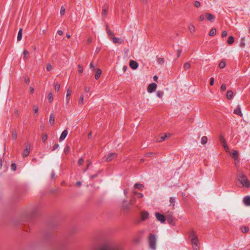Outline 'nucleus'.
Listing matches in <instances>:
<instances>
[{
    "label": "nucleus",
    "instance_id": "bb28decb",
    "mask_svg": "<svg viewBox=\"0 0 250 250\" xmlns=\"http://www.w3.org/2000/svg\"><path fill=\"white\" fill-rule=\"evenodd\" d=\"M206 15L207 17V19L208 21H211V20L214 19L215 18L214 16L211 14L207 13H206Z\"/></svg>",
    "mask_w": 250,
    "mask_h": 250
},
{
    "label": "nucleus",
    "instance_id": "8fccbe9b",
    "mask_svg": "<svg viewBox=\"0 0 250 250\" xmlns=\"http://www.w3.org/2000/svg\"><path fill=\"white\" fill-rule=\"evenodd\" d=\"M83 162H84V160H83V158H81L79 159V160L78 161V164L79 165H81L83 163Z\"/></svg>",
    "mask_w": 250,
    "mask_h": 250
},
{
    "label": "nucleus",
    "instance_id": "13d9d810",
    "mask_svg": "<svg viewBox=\"0 0 250 250\" xmlns=\"http://www.w3.org/2000/svg\"><path fill=\"white\" fill-rule=\"evenodd\" d=\"M214 84V79L213 78H211L210 79V84L212 85Z\"/></svg>",
    "mask_w": 250,
    "mask_h": 250
},
{
    "label": "nucleus",
    "instance_id": "0eeeda50",
    "mask_svg": "<svg viewBox=\"0 0 250 250\" xmlns=\"http://www.w3.org/2000/svg\"><path fill=\"white\" fill-rule=\"evenodd\" d=\"M157 85L154 83H152L149 84L147 87V91L148 93H152L154 92L157 89Z\"/></svg>",
    "mask_w": 250,
    "mask_h": 250
},
{
    "label": "nucleus",
    "instance_id": "e2e57ef3",
    "mask_svg": "<svg viewBox=\"0 0 250 250\" xmlns=\"http://www.w3.org/2000/svg\"><path fill=\"white\" fill-rule=\"evenodd\" d=\"M30 90L31 93H33L34 92V89L32 87H30Z\"/></svg>",
    "mask_w": 250,
    "mask_h": 250
},
{
    "label": "nucleus",
    "instance_id": "79ce46f5",
    "mask_svg": "<svg viewBox=\"0 0 250 250\" xmlns=\"http://www.w3.org/2000/svg\"><path fill=\"white\" fill-rule=\"evenodd\" d=\"M70 151V147L67 145L64 149V152L65 153L67 154Z\"/></svg>",
    "mask_w": 250,
    "mask_h": 250
},
{
    "label": "nucleus",
    "instance_id": "680f3d73",
    "mask_svg": "<svg viewBox=\"0 0 250 250\" xmlns=\"http://www.w3.org/2000/svg\"><path fill=\"white\" fill-rule=\"evenodd\" d=\"M90 67L91 68L93 69V70H94L95 69V66H94V64H93L92 63H90Z\"/></svg>",
    "mask_w": 250,
    "mask_h": 250
},
{
    "label": "nucleus",
    "instance_id": "7ed1b4c3",
    "mask_svg": "<svg viewBox=\"0 0 250 250\" xmlns=\"http://www.w3.org/2000/svg\"><path fill=\"white\" fill-rule=\"evenodd\" d=\"M148 242L150 248L152 250H156V237L153 234H151L148 238Z\"/></svg>",
    "mask_w": 250,
    "mask_h": 250
},
{
    "label": "nucleus",
    "instance_id": "aec40b11",
    "mask_svg": "<svg viewBox=\"0 0 250 250\" xmlns=\"http://www.w3.org/2000/svg\"><path fill=\"white\" fill-rule=\"evenodd\" d=\"M54 121H55L54 116L53 114H50V116H49V124L51 125H52L54 123Z\"/></svg>",
    "mask_w": 250,
    "mask_h": 250
},
{
    "label": "nucleus",
    "instance_id": "9b49d317",
    "mask_svg": "<svg viewBox=\"0 0 250 250\" xmlns=\"http://www.w3.org/2000/svg\"><path fill=\"white\" fill-rule=\"evenodd\" d=\"M129 66L132 69H136L138 67V64L136 61L131 60L129 62Z\"/></svg>",
    "mask_w": 250,
    "mask_h": 250
},
{
    "label": "nucleus",
    "instance_id": "69168bd1",
    "mask_svg": "<svg viewBox=\"0 0 250 250\" xmlns=\"http://www.w3.org/2000/svg\"><path fill=\"white\" fill-rule=\"evenodd\" d=\"M81 185H82V183L81 182H80V181L77 182L76 183V185L78 186H81Z\"/></svg>",
    "mask_w": 250,
    "mask_h": 250
},
{
    "label": "nucleus",
    "instance_id": "f3484780",
    "mask_svg": "<svg viewBox=\"0 0 250 250\" xmlns=\"http://www.w3.org/2000/svg\"><path fill=\"white\" fill-rule=\"evenodd\" d=\"M134 187L135 188L138 189L139 190H142L144 188V186L142 184L139 183H136Z\"/></svg>",
    "mask_w": 250,
    "mask_h": 250
},
{
    "label": "nucleus",
    "instance_id": "09e8293b",
    "mask_svg": "<svg viewBox=\"0 0 250 250\" xmlns=\"http://www.w3.org/2000/svg\"><path fill=\"white\" fill-rule=\"evenodd\" d=\"M220 88L222 91H225L226 89V85L225 84H222Z\"/></svg>",
    "mask_w": 250,
    "mask_h": 250
},
{
    "label": "nucleus",
    "instance_id": "c03bdc74",
    "mask_svg": "<svg viewBox=\"0 0 250 250\" xmlns=\"http://www.w3.org/2000/svg\"><path fill=\"white\" fill-rule=\"evenodd\" d=\"M78 67H79V73L80 74H82L83 72V67L81 64H79L78 65Z\"/></svg>",
    "mask_w": 250,
    "mask_h": 250
},
{
    "label": "nucleus",
    "instance_id": "603ef678",
    "mask_svg": "<svg viewBox=\"0 0 250 250\" xmlns=\"http://www.w3.org/2000/svg\"><path fill=\"white\" fill-rule=\"evenodd\" d=\"M59 147V144H55L53 147V150H55Z\"/></svg>",
    "mask_w": 250,
    "mask_h": 250
},
{
    "label": "nucleus",
    "instance_id": "f8f14e48",
    "mask_svg": "<svg viewBox=\"0 0 250 250\" xmlns=\"http://www.w3.org/2000/svg\"><path fill=\"white\" fill-rule=\"evenodd\" d=\"M67 134H68V131H67V130H63L61 135V136L59 138V141H63L65 138V137L67 136Z\"/></svg>",
    "mask_w": 250,
    "mask_h": 250
},
{
    "label": "nucleus",
    "instance_id": "c85d7f7f",
    "mask_svg": "<svg viewBox=\"0 0 250 250\" xmlns=\"http://www.w3.org/2000/svg\"><path fill=\"white\" fill-rule=\"evenodd\" d=\"M208 138L206 136H203L201 138V143L202 144L204 145L207 143Z\"/></svg>",
    "mask_w": 250,
    "mask_h": 250
},
{
    "label": "nucleus",
    "instance_id": "c9c22d12",
    "mask_svg": "<svg viewBox=\"0 0 250 250\" xmlns=\"http://www.w3.org/2000/svg\"><path fill=\"white\" fill-rule=\"evenodd\" d=\"M170 205H172V206H174V203L175 202V199L173 197H171L170 198Z\"/></svg>",
    "mask_w": 250,
    "mask_h": 250
},
{
    "label": "nucleus",
    "instance_id": "f257e3e1",
    "mask_svg": "<svg viewBox=\"0 0 250 250\" xmlns=\"http://www.w3.org/2000/svg\"><path fill=\"white\" fill-rule=\"evenodd\" d=\"M236 176L237 180L241 183L242 187L247 188H250V181L242 171L238 170Z\"/></svg>",
    "mask_w": 250,
    "mask_h": 250
},
{
    "label": "nucleus",
    "instance_id": "f03ea898",
    "mask_svg": "<svg viewBox=\"0 0 250 250\" xmlns=\"http://www.w3.org/2000/svg\"><path fill=\"white\" fill-rule=\"evenodd\" d=\"M191 242L194 250H199V242L197 235L194 231L191 233Z\"/></svg>",
    "mask_w": 250,
    "mask_h": 250
},
{
    "label": "nucleus",
    "instance_id": "a878e982",
    "mask_svg": "<svg viewBox=\"0 0 250 250\" xmlns=\"http://www.w3.org/2000/svg\"><path fill=\"white\" fill-rule=\"evenodd\" d=\"M234 38L232 36H230L228 40V43L229 44H232L234 42Z\"/></svg>",
    "mask_w": 250,
    "mask_h": 250
},
{
    "label": "nucleus",
    "instance_id": "39448f33",
    "mask_svg": "<svg viewBox=\"0 0 250 250\" xmlns=\"http://www.w3.org/2000/svg\"><path fill=\"white\" fill-rule=\"evenodd\" d=\"M219 141H220V143L222 144V145H223V147H224L226 151L227 152H229V146L227 145L225 139L223 136L220 135L219 136Z\"/></svg>",
    "mask_w": 250,
    "mask_h": 250
},
{
    "label": "nucleus",
    "instance_id": "58836bf2",
    "mask_svg": "<svg viewBox=\"0 0 250 250\" xmlns=\"http://www.w3.org/2000/svg\"><path fill=\"white\" fill-rule=\"evenodd\" d=\"M184 67L185 69H188L190 67V64L188 62H186L184 64Z\"/></svg>",
    "mask_w": 250,
    "mask_h": 250
},
{
    "label": "nucleus",
    "instance_id": "423d86ee",
    "mask_svg": "<svg viewBox=\"0 0 250 250\" xmlns=\"http://www.w3.org/2000/svg\"><path fill=\"white\" fill-rule=\"evenodd\" d=\"M117 156V154L115 153L111 152L106 154L104 156L105 160L107 162H109L114 159Z\"/></svg>",
    "mask_w": 250,
    "mask_h": 250
},
{
    "label": "nucleus",
    "instance_id": "72a5a7b5",
    "mask_svg": "<svg viewBox=\"0 0 250 250\" xmlns=\"http://www.w3.org/2000/svg\"><path fill=\"white\" fill-rule=\"evenodd\" d=\"M226 66V62L224 61H221L219 64L220 68H223Z\"/></svg>",
    "mask_w": 250,
    "mask_h": 250
},
{
    "label": "nucleus",
    "instance_id": "6e6d98bb",
    "mask_svg": "<svg viewBox=\"0 0 250 250\" xmlns=\"http://www.w3.org/2000/svg\"><path fill=\"white\" fill-rule=\"evenodd\" d=\"M84 91L86 92V93H88L89 91H90V88L88 87H85L84 88Z\"/></svg>",
    "mask_w": 250,
    "mask_h": 250
},
{
    "label": "nucleus",
    "instance_id": "338daca9",
    "mask_svg": "<svg viewBox=\"0 0 250 250\" xmlns=\"http://www.w3.org/2000/svg\"><path fill=\"white\" fill-rule=\"evenodd\" d=\"M136 201V199H135V198H133L132 200V203H131V204L132 205H134V203Z\"/></svg>",
    "mask_w": 250,
    "mask_h": 250
},
{
    "label": "nucleus",
    "instance_id": "412c9836",
    "mask_svg": "<svg viewBox=\"0 0 250 250\" xmlns=\"http://www.w3.org/2000/svg\"><path fill=\"white\" fill-rule=\"evenodd\" d=\"M22 29L21 28L20 29L19 31V32H18V36H17V40L18 41H20L22 39Z\"/></svg>",
    "mask_w": 250,
    "mask_h": 250
},
{
    "label": "nucleus",
    "instance_id": "052dcab7",
    "mask_svg": "<svg viewBox=\"0 0 250 250\" xmlns=\"http://www.w3.org/2000/svg\"><path fill=\"white\" fill-rule=\"evenodd\" d=\"M57 33L59 35L62 36L63 34V32L62 30H58L57 32Z\"/></svg>",
    "mask_w": 250,
    "mask_h": 250
},
{
    "label": "nucleus",
    "instance_id": "864d4df0",
    "mask_svg": "<svg viewBox=\"0 0 250 250\" xmlns=\"http://www.w3.org/2000/svg\"><path fill=\"white\" fill-rule=\"evenodd\" d=\"M167 134H165V135L162 136L161 137V141L165 140L166 139V138L167 137Z\"/></svg>",
    "mask_w": 250,
    "mask_h": 250
},
{
    "label": "nucleus",
    "instance_id": "ddd939ff",
    "mask_svg": "<svg viewBox=\"0 0 250 250\" xmlns=\"http://www.w3.org/2000/svg\"><path fill=\"white\" fill-rule=\"evenodd\" d=\"M148 215L149 213L147 212L146 211H142L141 213V218L142 220L146 219L148 218Z\"/></svg>",
    "mask_w": 250,
    "mask_h": 250
},
{
    "label": "nucleus",
    "instance_id": "dca6fc26",
    "mask_svg": "<svg viewBox=\"0 0 250 250\" xmlns=\"http://www.w3.org/2000/svg\"><path fill=\"white\" fill-rule=\"evenodd\" d=\"M108 9V6L106 4H104L103 7V15L105 16L107 14V11Z\"/></svg>",
    "mask_w": 250,
    "mask_h": 250
},
{
    "label": "nucleus",
    "instance_id": "5701e85b",
    "mask_svg": "<svg viewBox=\"0 0 250 250\" xmlns=\"http://www.w3.org/2000/svg\"><path fill=\"white\" fill-rule=\"evenodd\" d=\"M79 105H82L84 103V96L83 95H81L79 98Z\"/></svg>",
    "mask_w": 250,
    "mask_h": 250
},
{
    "label": "nucleus",
    "instance_id": "4d7b16f0",
    "mask_svg": "<svg viewBox=\"0 0 250 250\" xmlns=\"http://www.w3.org/2000/svg\"><path fill=\"white\" fill-rule=\"evenodd\" d=\"M137 196L138 198H143L144 197L143 194L141 193H138V194H137Z\"/></svg>",
    "mask_w": 250,
    "mask_h": 250
},
{
    "label": "nucleus",
    "instance_id": "393cba45",
    "mask_svg": "<svg viewBox=\"0 0 250 250\" xmlns=\"http://www.w3.org/2000/svg\"><path fill=\"white\" fill-rule=\"evenodd\" d=\"M101 73H102V71H101V69H98L97 70L96 73L95 75V78L96 79H99V78L100 77V76L101 74Z\"/></svg>",
    "mask_w": 250,
    "mask_h": 250
},
{
    "label": "nucleus",
    "instance_id": "49530a36",
    "mask_svg": "<svg viewBox=\"0 0 250 250\" xmlns=\"http://www.w3.org/2000/svg\"><path fill=\"white\" fill-rule=\"evenodd\" d=\"M194 6L198 8L201 6V3L199 1H195L194 2Z\"/></svg>",
    "mask_w": 250,
    "mask_h": 250
},
{
    "label": "nucleus",
    "instance_id": "774afa93",
    "mask_svg": "<svg viewBox=\"0 0 250 250\" xmlns=\"http://www.w3.org/2000/svg\"><path fill=\"white\" fill-rule=\"evenodd\" d=\"M55 176V172L52 171V173H51V177L52 178H53Z\"/></svg>",
    "mask_w": 250,
    "mask_h": 250
},
{
    "label": "nucleus",
    "instance_id": "2f4dec72",
    "mask_svg": "<svg viewBox=\"0 0 250 250\" xmlns=\"http://www.w3.org/2000/svg\"><path fill=\"white\" fill-rule=\"evenodd\" d=\"M216 33V29L214 28L211 29L209 33V35L210 36H214Z\"/></svg>",
    "mask_w": 250,
    "mask_h": 250
},
{
    "label": "nucleus",
    "instance_id": "37998d69",
    "mask_svg": "<svg viewBox=\"0 0 250 250\" xmlns=\"http://www.w3.org/2000/svg\"><path fill=\"white\" fill-rule=\"evenodd\" d=\"M60 84H59L58 83H55V86H54L55 90L57 91H58L60 89Z\"/></svg>",
    "mask_w": 250,
    "mask_h": 250
},
{
    "label": "nucleus",
    "instance_id": "de8ad7c7",
    "mask_svg": "<svg viewBox=\"0 0 250 250\" xmlns=\"http://www.w3.org/2000/svg\"><path fill=\"white\" fill-rule=\"evenodd\" d=\"M47 139V135L46 134H44L42 136V140L43 142H45Z\"/></svg>",
    "mask_w": 250,
    "mask_h": 250
},
{
    "label": "nucleus",
    "instance_id": "4c0bfd02",
    "mask_svg": "<svg viewBox=\"0 0 250 250\" xmlns=\"http://www.w3.org/2000/svg\"><path fill=\"white\" fill-rule=\"evenodd\" d=\"M65 12V9L64 7V6H62L60 10V14L61 15H64Z\"/></svg>",
    "mask_w": 250,
    "mask_h": 250
},
{
    "label": "nucleus",
    "instance_id": "bf43d9fd",
    "mask_svg": "<svg viewBox=\"0 0 250 250\" xmlns=\"http://www.w3.org/2000/svg\"><path fill=\"white\" fill-rule=\"evenodd\" d=\"M128 192V189L125 188V189H124V194H125V196H126V195H127V194Z\"/></svg>",
    "mask_w": 250,
    "mask_h": 250
},
{
    "label": "nucleus",
    "instance_id": "a19ab883",
    "mask_svg": "<svg viewBox=\"0 0 250 250\" xmlns=\"http://www.w3.org/2000/svg\"><path fill=\"white\" fill-rule=\"evenodd\" d=\"M12 138L14 140L16 139L17 138V131L16 130H13L12 131Z\"/></svg>",
    "mask_w": 250,
    "mask_h": 250
},
{
    "label": "nucleus",
    "instance_id": "2eb2a0df",
    "mask_svg": "<svg viewBox=\"0 0 250 250\" xmlns=\"http://www.w3.org/2000/svg\"><path fill=\"white\" fill-rule=\"evenodd\" d=\"M113 42L114 43L122 44L123 42V41L120 38L113 37Z\"/></svg>",
    "mask_w": 250,
    "mask_h": 250
},
{
    "label": "nucleus",
    "instance_id": "1a4fd4ad",
    "mask_svg": "<svg viewBox=\"0 0 250 250\" xmlns=\"http://www.w3.org/2000/svg\"><path fill=\"white\" fill-rule=\"evenodd\" d=\"M155 216L157 219L159 220L160 222H161L162 223H164L165 222L166 219L164 215L159 212H156L155 213Z\"/></svg>",
    "mask_w": 250,
    "mask_h": 250
},
{
    "label": "nucleus",
    "instance_id": "cd10ccee",
    "mask_svg": "<svg viewBox=\"0 0 250 250\" xmlns=\"http://www.w3.org/2000/svg\"><path fill=\"white\" fill-rule=\"evenodd\" d=\"M156 95L158 98H161L164 95V92L161 90H158L156 92Z\"/></svg>",
    "mask_w": 250,
    "mask_h": 250
},
{
    "label": "nucleus",
    "instance_id": "4468645a",
    "mask_svg": "<svg viewBox=\"0 0 250 250\" xmlns=\"http://www.w3.org/2000/svg\"><path fill=\"white\" fill-rule=\"evenodd\" d=\"M243 202L246 206H250V196H246L243 198Z\"/></svg>",
    "mask_w": 250,
    "mask_h": 250
},
{
    "label": "nucleus",
    "instance_id": "6ab92c4d",
    "mask_svg": "<svg viewBox=\"0 0 250 250\" xmlns=\"http://www.w3.org/2000/svg\"><path fill=\"white\" fill-rule=\"evenodd\" d=\"M238 152L237 150H233L232 154L233 158L236 160L238 159Z\"/></svg>",
    "mask_w": 250,
    "mask_h": 250
},
{
    "label": "nucleus",
    "instance_id": "a18cd8bd",
    "mask_svg": "<svg viewBox=\"0 0 250 250\" xmlns=\"http://www.w3.org/2000/svg\"><path fill=\"white\" fill-rule=\"evenodd\" d=\"M11 168L13 171H15L17 168V166L15 163H13L11 164Z\"/></svg>",
    "mask_w": 250,
    "mask_h": 250
},
{
    "label": "nucleus",
    "instance_id": "4be33fe9",
    "mask_svg": "<svg viewBox=\"0 0 250 250\" xmlns=\"http://www.w3.org/2000/svg\"><path fill=\"white\" fill-rule=\"evenodd\" d=\"M22 54H23V57L24 59H28L29 56V53L28 51H27L26 50H24L23 51Z\"/></svg>",
    "mask_w": 250,
    "mask_h": 250
},
{
    "label": "nucleus",
    "instance_id": "20e7f679",
    "mask_svg": "<svg viewBox=\"0 0 250 250\" xmlns=\"http://www.w3.org/2000/svg\"><path fill=\"white\" fill-rule=\"evenodd\" d=\"M98 250H123V249L120 246H105L99 248Z\"/></svg>",
    "mask_w": 250,
    "mask_h": 250
},
{
    "label": "nucleus",
    "instance_id": "c756f323",
    "mask_svg": "<svg viewBox=\"0 0 250 250\" xmlns=\"http://www.w3.org/2000/svg\"><path fill=\"white\" fill-rule=\"evenodd\" d=\"M188 29L191 33H193L195 31L194 26L192 24H190L188 26Z\"/></svg>",
    "mask_w": 250,
    "mask_h": 250
},
{
    "label": "nucleus",
    "instance_id": "9d476101",
    "mask_svg": "<svg viewBox=\"0 0 250 250\" xmlns=\"http://www.w3.org/2000/svg\"><path fill=\"white\" fill-rule=\"evenodd\" d=\"M31 149V144H28L24 149L22 155L24 157H27L30 153Z\"/></svg>",
    "mask_w": 250,
    "mask_h": 250
},
{
    "label": "nucleus",
    "instance_id": "3c124183",
    "mask_svg": "<svg viewBox=\"0 0 250 250\" xmlns=\"http://www.w3.org/2000/svg\"><path fill=\"white\" fill-rule=\"evenodd\" d=\"M227 35V32L226 31H224L222 33V37H225Z\"/></svg>",
    "mask_w": 250,
    "mask_h": 250
},
{
    "label": "nucleus",
    "instance_id": "6e6552de",
    "mask_svg": "<svg viewBox=\"0 0 250 250\" xmlns=\"http://www.w3.org/2000/svg\"><path fill=\"white\" fill-rule=\"evenodd\" d=\"M72 90L71 88H69L67 89L66 94V104L67 105L69 104L70 103V97L72 94Z\"/></svg>",
    "mask_w": 250,
    "mask_h": 250
},
{
    "label": "nucleus",
    "instance_id": "f704fd0d",
    "mask_svg": "<svg viewBox=\"0 0 250 250\" xmlns=\"http://www.w3.org/2000/svg\"><path fill=\"white\" fill-rule=\"evenodd\" d=\"M33 112L35 114H37L39 112V107L37 105H34L33 106Z\"/></svg>",
    "mask_w": 250,
    "mask_h": 250
},
{
    "label": "nucleus",
    "instance_id": "a211bd4d",
    "mask_svg": "<svg viewBox=\"0 0 250 250\" xmlns=\"http://www.w3.org/2000/svg\"><path fill=\"white\" fill-rule=\"evenodd\" d=\"M234 113L237 115H239L240 116H242V113L241 111L240 108L238 106L234 111Z\"/></svg>",
    "mask_w": 250,
    "mask_h": 250
},
{
    "label": "nucleus",
    "instance_id": "e433bc0d",
    "mask_svg": "<svg viewBox=\"0 0 250 250\" xmlns=\"http://www.w3.org/2000/svg\"><path fill=\"white\" fill-rule=\"evenodd\" d=\"M241 230L243 233H246L249 230V228L247 227H243L242 228Z\"/></svg>",
    "mask_w": 250,
    "mask_h": 250
},
{
    "label": "nucleus",
    "instance_id": "5fc2aeb1",
    "mask_svg": "<svg viewBox=\"0 0 250 250\" xmlns=\"http://www.w3.org/2000/svg\"><path fill=\"white\" fill-rule=\"evenodd\" d=\"M199 20L201 21H203L205 20V16L203 15H202L199 17Z\"/></svg>",
    "mask_w": 250,
    "mask_h": 250
},
{
    "label": "nucleus",
    "instance_id": "ea45409f",
    "mask_svg": "<svg viewBox=\"0 0 250 250\" xmlns=\"http://www.w3.org/2000/svg\"><path fill=\"white\" fill-rule=\"evenodd\" d=\"M53 68L52 65L50 63H48L46 65V70L48 71H51Z\"/></svg>",
    "mask_w": 250,
    "mask_h": 250
},
{
    "label": "nucleus",
    "instance_id": "7c9ffc66",
    "mask_svg": "<svg viewBox=\"0 0 250 250\" xmlns=\"http://www.w3.org/2000/svg\"><path fill=\"white\" fill-rule=\"evenodd\" d=\"M47 99L49 102L52 103L53 100V94L51 93H49L47 96Z\"/></svg>",
    "mask_w": 250,
    "mask_h": 250
},
{
    "label": "nucleus",
    "instance_id": "b1692460",
    "mask_svg": "<svg viewBox=\"0 0 250 250\" xmlns=\"http://www.w3.org/2000/svg\"><path fill=\"white\" fill-rule=\"evenodd\" d=\"M233 97V92L232 91H228L227 92V98L228 99H231Z\"/></svg>",
    "mask_w": 250,
    "mask_h": 250
},
{
    "label": "nucleus",
    "instance_id": "0e129e2a",
    "mask_svg": "<svg viewBox=\"0 0 250 250\" xmlns=\"http://www.w3.org/2000/svg\"><path fill=\"white\" fill-rule=\"evenodd\" d=\"M91 42H92V38H90V37H89V38L87 39V42H88V43H91Z\"/></svg>",
    "mask_w": 250,
    "mask_h": 250
},
{
    "label": "nucleus",
    "instance_id": "473e14b6",
    "mask_svg": "<svg viewBox=\"0 0 250 250\" xmlns=\"http://www.w3.org/2000/svg\"><path fill=\"white\" fill-rule=\"evenodd\" d=\"M106 32L108 35L110 36H113L114 35V33L109 29L108 25H106Z\"/></svg>",
    "mask_w": 250,
    "mask_h": 250
}]
</instances>
